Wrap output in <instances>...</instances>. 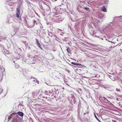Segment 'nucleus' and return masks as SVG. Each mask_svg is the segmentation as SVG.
Instances as JSON below:
<instances>
[{
	"mask_svg": "<svg viewBox=\"0 0 122 122\" xmlns=\"http://www.w3.org/2000/svg\"><path fill=\"white\" fill-rule=\"evenodd\" d=\"M77 10L79 12L86 14L90 12V10L89 8L85 7L79 6L77 8Z\"/></svg>",
	"mask_w": 122,
	"mask_h": 122,
	"instance_id": "1",
	"label": "nucleus"
},
{
	"mask_svg": "<svg viewBox=\"0 0 122 122\" xmlns=\"http://www.w3.org/2000/svg\"><path fill=\"white\" fill-rule=\"evenodd\" d=\"M20 6H18L16 9V17L19 19H21L20 15V11L19 9Z\"/></svg>",
	"mask_w": 122,
	"mask_h": 122,
	"instance_id": "2",
	"label": "nucleus"
},
{
	"mask_svg": "<svg viewBox=\"0 0 122 122\" xmlns=\"http://www.w3.org/2000/svg\"><path fill=\"white\" fill-rule=\"evenodd\" d=\"M11 116H12L13 117V116H14L13 117L14 120H15V121L18 120L19 119L20 117H19L16 115V113H12V114H11Z\"/></svg>",
	"mask_w": 122,
	"mask_h": 122,
	"instance_id": "3",
	"label": "nucleus"
},
{
	"mask_svg": "<svg viewBox=\"0 0 122 122\" xmlns=\"http://www.w3.org/2000/svg\"><path fill=\"white\" fill-rule=\"evenodd\" d=\"M56 15L53 16V17L52 18V19H54L55 20L59 19L60 18V17L59 16H56Z\"/></svg>",
	"mask_w": 122,
	"mask_h": 122,
	"instance_id": "4",
	"label": "nucleus"
},
{
	"mask_svg": "<svg viewBox=\"0 0 122 122\" xmlns=\"http://www.w3.org/2000/svg\"><path fill=\"white\" fill-rule=\"evenodd\" d=\"M71 64L75 66H79L81 65V64H80L79 63H75L73 62H71Z\"/></svg>",
	"mask_w": 122,
	"mask_h": 122,
	"instance_id": "5",
	"label": "nucleus"
},
{
	"mask_svg": "<svg viewBox=\"0 0 122 122\" xmlns=\"http://www.w3.org/2000/svg\"><path fill=\"white\" fill-rule=\"evenodd\" d=\"M51 92L49 90H48V91H46L44 92V94H46L47 95H49V94L51 93Z\"/></svg>",
	"mask_w": 122,
	"mask_h": 122,
	"instance_id": "6",
	"label": "nucleus"
},
{
	"mask_svg": "<svg viewBox=\"0 0 122 122\" xmlns=\"http://www.w3.org/2000/svg\"><path fill=\"white\" fill-rule=\"evenodd\" d=\"M17 113L21 117H23V113L21 112H17Z\"/></svg>",
	"mask_w": 122,
	"mask_h": 122,
	"instance_id": "7",
	"label": "nucleus"
},
{
	"mask_svg": "<svg viewBox=\"0 0 122 122\" xmlns=\"http://www.w3.org/2000/svg\"><path fill=\"white\" fill-rule=\"evenodd\" d=\"M102 10L103 11L105 12H107V9L105 6H103L102 7Z\"/></svg>",
	"mask_w": 122,
	"mask_h": 122,
	"instance_id": "8",
	"label": "nucleus"
},
{
	"mask_svg": "<svg viewBox=\"0 0 122 122\" xmlns=\"http://www.w3.org/2000/svg\"><path fill=\"white\" fill-rule=\"evenodd\" d=\"M36 43L37 44V46H40L41 45L39 43L38 40L37 39H36Z\"/></svg>",
	"mask_w": 122,
	"mask_h": 122,
	"instance_id": "9",
	"label": "nucleus"
},
{
	"mask_svg": "<svg viewBox=\"0 0 122 122\" xmlns=\"http://www.w3.org/2000/svg\"><path fill=\"white\" fill-rule=\"evenodd\" d=\"M44 4L43 3L42 4L41 3H39V5L40 6V8L41 9H42L43 7H42V5H44Z\"/></svg>",
	"mask_w": 122,
	"mask_h": 122,
	"instance_id": "10",
	"label": "nucleus"
},
{
	"mask_svg": "<svg viewBox=\"0 0 122 122\" xmlns=\"http://www.w3.org/2000/svg\"><path fill=\"white\" fill-rule=\"evenodd\" d=\"M6 3L7 4L9 5L10 6H11L12 5V3L10 2V1H9L7 2Z\"/></svg>",
	"mask_w": 122,
	"mask_h": 122,
	"instance_id": "11",
	"label": "nucleus"
},
{
	"mask_svg": "<svg viewBox=\"0 0 122 122\" xmlns=\"http://www.w3.org/2000/svg\"><path fill=\"white\" fill-rule=\"evenodd\" d=\"M122 17V16H117V17H116L114 18V20H116V18H117V19H118V18H121Z\"/></svg>",
	"mask_w": 122,
	"mask_h": 122,
	"instance_id": "12",
	"label": "nucleus"
},
{
	"mask_svg": "<svg viewBox=\"0 0 122 122\" xmlns=\"http://www.w3.org/2000/svg\"><path fill=\"white\" fill-rule=\"evenodd\" d=\"M13 30L15 32H16L18 30V28L16 27H14L13 28Z\"/></svg>",
	"mask_w": 122,
	"mask_h": 122,
	"instance_id": "13",
	"label": "nucleus"
},
{
	"mask_svg": "<svg viewBox=\"0 0 122 122\" xmlns=\"http://www.w3.org/2000/svg\"><path fill=\"white\" fill-rule=\"evenodd\" d=\"M67 51L69 53H70L71 51L70 48H68L67 49Z\"/></svg>",
	"mask_w": 122,
	"mask_h": 122,
	"instance_id": "14",
	"label": "nucleus"
},
{
	"mask_svg": "<svg viewBox=\"0 0 122 122\" xmlns=\"http://www.w3.org/2000/svg\"><path fill=\"white\" fill-rule=\"evenodd\" d=\"M15 68H18L19 66V65L17 64H15Z\"/></svg>",
	"mask_w": 122,
	"mask_h": 122,
	"instance_id": "15",
	"label": "nucleus"
},
{
	"mask_svg": "<svg viewBox=\"0 0 122 122\" xmlns=\"http://www.w3.org/2000/svg\"><path fill=\"white\" fill-rule=\"evenodd\" d=\"M71 101H72V102H73L74 104H75L76 102V100L75 99V98H74L73 99V100H71Z\"/></svg>",
	"mask_w": 122,
	"mask_h": 122,
	"instance_id": "16",
	"label": "nucleus"
},
{
	"mask_svg": "<svg viewBox=\"0 0 122 122\" xmlns=\"http://www.w3.org/2000/svg\"><path fill=\"white\" fill-rule=\"evenodd\" d=\"M95 116L96 118L97 119V120L99 122H101V121L99 120V119H98V118L96 116V115L95 114Z\"/></svg>",
	"mask_w": 122,
	"mask_h": 122,
	"instance_id": "17",
	"label": "nucleus"
},
{
	"mask_svg": "<svg viewBox=\"0 0 122 122\" xmlns=\"http://www.w3.org/2000/svg\"><path fill=\"white\" fill-rule=\"evenodd\" d=\"M0 39H2V40H3V39L5 40L6 39L5 37L2 38V36H0Z\"/></svg>",
	"mask_w": 122,
	"mask_h": 122,
	"instance_id": "18",
	"label": "nucleus"
},
{
	"mask_svg": "<svg viewBox=\"0 0 122 122\" xmlns=\"http://www.w3.org/2000/svg\"><path fill=\"white\" fill-rule=\"evenodd\" d=\"M71 100H73V99L74 98V96L72 95H71Z\"/></svg>",
	"mask_w": 122,
	"mask_h": 122,
	"instance_id": "19",
	"label": "nucleus"
},
{
	"mask_svg": "<svg viewBox=\"0 0 122 122\" xmlns=\"http://www.w3.org/2000/svg\"><path fill=\"white\" fill-rule=\"evenodd\" d=\"M116 91L118 92H120V90L119 89L117 88L116 89Z\"/></svg>",
	"mask_w": 122,
	"mask_h": 122,
	"instance_id": "20",
	"label": "nucleus"
},
{
	"mask_svg": "<svg viewBox=\"0 0 122 122\" xmlns=\"http://www.w3.org/2000/svg\"><path fill=\"white\" fill-rule=\"evenodd\" d=\"M104 2H105V3L107 4L108 3V1L106 0L104 1Z\"/></svg>",
	"mask_w": 122,
	"mask_h": 122,
	"instance_id": "21",
	"label": "nucleus"
},
{
	"mask_svg": "<svg viewBox=\"0 0 122 122\" xmlns=\"http://www.w3.org/2000/svg\"><path fill=\"white\" fill-rule=\"evenodd\" d=\"M36 23V21H35V20H34V21H33V24L34 25H35V24ZM36 25L37 24V23H36Z\"/></svg>",
	"mask_w": 122,
	"mask_h": 122,
	"instance_id": "22",
	"label": "nucleus"
},
{
	"mask_svg": "<svg viewBox=\"0 0 122 122\" xmlns=\"http://www.w3.org/2000/svg\"><path fill=\"white\" fill-rule=\"evenodd\" d=\"M41 9L42 10L41 11L42 12V13H45V10H43V8L42 9Z\"/></svg>",
	"mask_w": 122,
	"mask_h": 122,
	"instance_id": "23",
	"label": "nucleus"
},
{
	"mask_svg": "<svg viewBox=\"0 0 122 122\" xmlns=\"http://www.w3.org/2000/svg\"><path fill=\"white\" fill-rule=\"evenodd\" d=\"M97 75H94L93 76H92V77H95L97 76Z\"/></svg>",
	"mask_w": 122,
	"mask_h": 122,
	"instance_id": "24",
	"label": "nucleus"
},
{
	"mask_svg": "<svg viewBox=\"0 0 122 122\" xmlns=\"http://www.w3.org/2000/svg\"><path fill=\"white\" fill-rule=\"evenodd\" d=\"M110 25H111V24H112V22H110Z\"/></svg>",
	"mask_w": 122,
	"mask_h": 122,
	"instance_id": "25",
	"label": "nucleus"
},
{
	"mask_svg": "<svg viewBox=\"0 0 122 122\" xmlns=\"http://www.w3.org/2000/svg\"><path fill=\"white\" fill-rule=\"evenodd\" d=\"M39 47H40V49H42V48H41V47L40 46H38Z\"/></svg>",
	"mask_w": 122,
	"mask_h": 122,
	"instance_id": "26",
	"label": "nucleus"
},
{
	"mask_svg": "<svg viewBox=\"0 0 122 122\" xmlns=\"http://www.w3.org/2000/svg\"><path fill=\"white\" fill-rule=\"evenodd\" d=\"M58 30H60L61 31H62V30H60L59 29H58Z\"/></svg>",
	"mask_w": 122,
	"mask_h": 122,
	"instance_id": "27",
	"label": "nucleus"
},
{
	"mask_svg": "<svg viewBox=\"0 0 122 122\" xmlns=\"http://www.w3.org/2000/svg\"><path fill=\"white\" fill-rule=\"evenodd\" d=\"M97 22H99V20H97Z\"/></svg>",
	"mask_w": 122,
	"mask_h": 122,
	"instance_id": "28",
	"label": "nucleus"
},
{
	"mask_svg": "<svg viewBox=\"0 0 122 122\" xmlns=\"http://www.w3.org/2000/svg\"><path fill=\"white\" fill-rule=\"evenodd\" d=\"M110 76V79H112V78H111V77H112V76Z\"/></svg>",
	"mask_w": 122,
	"mask_h": 122,
	"instance_id": "29",
	"label": "nucleus"
},
{
	"mask_svg": "<svg viewBox=\"0 0 122 122\" xmlns=\"http://www.w3.org/2000/svg\"><path fill=\"white\" fill-rule=\"evenodd\" d=\"M93 36H95V37H96V35H95H95H93Z\"/></svg>",
	"mask_w": 122,
	"mask_h": 122,
	"instance_id": "30",
	"label": "nucleus"
},
{
	"mask_svg": "<svg viewBox=\"0 0 122 122\" xmlns=\"http://www.w3.org/2000/svg\"><path fill=\"white\" fill-rule=\"evenodd\" d=\"M61 33H62V34H64V33H63V32H61Z\"/></svg>",
	"mask_w": 122,
	"mask_h": 122,
	"instance_id": "31",
	"label": "nucleus"
},
{
	"mask_svg": "<svg viewBox=\"0 0 122 122\" xmlns=\"http://www.w3.org/2000/svg\"><path fill=\"white\" fill-rule=\"evenodd\" d=\"M57 0H55V1H57Z\"/></svg>",
	"mask_w": 122,
	"mask_h": 122,
	"instance_id": "32",
	"label": "nucleus"
},
{
	"mask_svg": "<svg viewBox=\"0 0 122 122\" xmlns=\"http://www.w3.org/2000/svg\"><path fill=\"white\" fill-rule=\"evenodd\" d=\"M13 62L15 63V61H13Z\"/></svg>",
	"mask_w": 122,
	"mask_h": 122,
	"instance_id": "33",
	"label": "nucleus"
},
{
	"mask_svg": "<svg viewBox=\"0 0 122 122\" xmlns=\"http://www.w3.org/2000/svg\"><path fill=\"white\" fill-rule=\"evenodd\" d=\"M14 120L13 122H15V121H14Z\"/></svg>",
	"mask_w": 122,
	"mask_h": 122,
	"instance_id": "34",
	"label": "nucleus"
},
{
	"mask_svg": "<svg viewBox=\"0 0 122 122\" xmlns=\"http://www.w3.org/2000/svg\"><path fill=\"white\" fill-rule=\"evenodd\" d=\"M14 120L13 122H15V121H14Z\"/></svg>",
	"mask_w": 122,
	"mask_h": 122,
	"instance_id": "35",
	"label": "nucleus"
},
{
	"mask_svg": "<svg viewBox=\"0 0 122 122\" xmlns=\"http://www.w3.org/2000/svg\"><path fill=\"white\" fill-rule=\"evenodd\" d=\"M14 120L13 122H15V121H14Z\"/></svg>",
	"mask_w": 122,
	"mask_h": 122,
	"instance_id": "36",
	"label": "nucleus"
},
{
	"mask_svg": "<svg viewBox=\"0 0 122 122\" xmlns=\"http://www.w3.org/2000/svg\"><path fill=\"white\" fill-rule=\"evenodd\" d=\"M85 114H86V113H85L84 114V115Z\"/></svg>",
	"mask_w": 122,
	"mask_h": 122,
	"instance_id": "37",
	"label": "nucleus"
},
{
	"mask_svg": "<svg viewBox=\"0 0 122 122\" xmlns=\"http://www.w3.org/2000/svg\"><path fill=\"white\" fill-rule=\"evenodd\" d=\"M61 35H62V34H61Z\"/></svg>",
	"mask_w": 122,
	"mask_h": 122,
	"instance_id": "38",
	"label": "nucleus"
},
{
	"mask_svg": "<svg viewBox=\"0 0 122 122\" xmlns=\"http://www.w3.org/2000/svg\"><path fill=\"white\" fill-rule=\"evenodd\" d=\"M93 34H94V32H93Z\"/></svg>",
	"mask_w": 122,
	"mask_h": 122,
	"instance_id": "39",
	"label": "nucleus"
},
{
	"mask_svg": "<svg viewBox=\"0 0 122 122\" xmlns=\"http://www.w3.org/2000/svg\"><path fill=\"white\" fill-rule=\"evenodd\" d=\"M0 41H1V40H0Z\"/></svg>",
	"mask_w": 122,
	"mask_h": 122,
	"instance_id": "40",
	"label": "nucleus"
},
{
	"mask_svg": "<svg viewBox=\"0 0 122 122\" xmlns=\"http://www.w3.org/2000/svg\"><path fill=\"white\" fill-rule=\"evenodd\" d=\"M1 93H0V94Z\"/></svg>",
	"mask_w": 122,
	"mask_h": 122,
	"instance_id": "41",
	"label": "nucleus"
}]
</instances>
